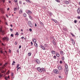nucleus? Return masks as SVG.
<instances>
[{
  "label": "nucleus",
  "mask_w": 80,
  "mask_h": 80,
  "mask_svg": "<svg viewBox=\"0 0 80 80\" xmlns=\"http://www.w3.org/2000/svg\"><path fill=\"white\" fill-rule=\"evenodd\" d=\"M15 35H18V32H17L15 34Z\"/></svg>",
  "instance_id": "ea45409f"
},
{
  "label": "nucleus",
  "mask_w": 80,
  "mask_h": 80,
  "mask_svg": "<svg viewBox=\"0 0 80 80\" xmlns=\"http://www.w3.org/2000/svg\"><path fill=\"white\" fill-rule=\"evenodd\" d=\"M8 63H5V64L3 66H2L1 67H0V71H1V70H2V69H3L5 67H6V65H7ZM2 65V63H0V67H1Z\"/></svg>",
  "instance_id": "f03ea898"
},
{
  "label": "nucleus",
  "mask_w": 80,
  "mask_h": 80,
  "mask_svg": "<svg viewBox=\"0 0 80 80\" xmlns=\"http://www.w3.org/2000/svg\"><path fill=\"white\" fill-rule=\"evenodd\" d=\"M21 47H22V46L20 45L19 46V48H21Z\"/></svg>",
  "instance_id": "6e6d98bb"
},
{
  "label": "nucleus",
  "mask_w": 80,
  "mask_h": 80,
  "mask_svg": "<svg viewBox=\"0 0 80 80\" xmlns=\"http://www.w3.org/2000/svg\"><path fill=\"white\" fill-rule=\"evenodd\" d=\"M58 69L60 71H62V70H63V68H62V66H59L58 67Z\"/></svg>",
  "instance_id": "1a4fd4ad"
},
{
  "label": "nucleus",
  "mask_w": 80,
  "mask_h": 80,
  "mask_svg": "<svg viewBox=\"0 0 80 80\" xmlns=\"http://www.w3.org/2000/svg\"><path fill=\"white\" fill-rule=\"evenodd\" d=\"M14 11L15 12H16V11H17V8H14Z\"/></svg>",
  "instance_id": "393cba45"
},
{
  "label": "nucleus",
  "mask_w": 80,
  "mask_h": 80,
  "mask_svg": "<svg viewBox=\"0 0 80 80\" xmlns=\"http://www.w3.org/2000/svg\"><path fill=\"white\" fill-rule=\"evenodd\" d=\"M31 46H32V45H33V42H31Z\"/></svg>",
  "instance_id": "c03bdc74"
},
{
  "label": "nucleus",
  "mask_w": 80,
  "mask_h": 80,
  "mask_svg": "<svg viewBox=\"0 0 80 80\" xmlns=\"http://www.w3.org/2000/svg\"><path fill=\"white\" fill-rule=\"evenodd\" d=\"M53 71L54 73L58 74L59 73V71H58V70L57 69H54Z\"/></svg>",
  "instance_id": "0eeeda50"
},
{
  "label": "nucleus",
  "mask_w": 80,
  "mask_h": 80,
  "mask_svg": "<svg viewBox=\"0 0 80 80\" xmlns=\"http://www.w3.org/2000/svg\"><path fill=\"white\" fill-rule=\"evenodd\" d=\"M40 24L41 25H43V24L42 22H40Z\"/></svg>",
  "instance_id": "e433bc0d"
},
{
  "label": "nucleus",
  "mask_w": 80,
  "mask_h": 80,
  "mask_svg": "<svg viewBox=\"0 0 80 80\" xmlns=\"http://www.w3.org/2000/svg\"><path fill=\"white\" fill-rule=\"evenodd\" d=\"M55 1L58 3H60V0H55Z\"/></svg>",
  "instance_id": "4be33fe9"
},
{
  "label": "nucleus",
  "mask_w": 80,
  "mask_h": 80,
  "mask_svg": "<svg viewBox=\"0 0 80 80\" xmlns=\"http://www.w3.org/2000/svg\"><path fill=\"white\" fill-rule=\"evenodd\" d=\"M29 17L30 18V19H31V20H32V17H31V16H29Z\"/></svg>",
  "instance_id": "c756f323"
},
{
  "label": "nucleus",
  "mask_w": 80,
  "mask_h": 80,
  "mask_svg": "<svg viewBox=\"0 0 80 80\" xmlns=\"http://www.w3.org/2000/svg\"><path fill=\"white\" fill-rule=\"evenodd\" d=\"M10 31H11V32H12V31H13V29H12V28H11V29H10Z\"/></svg>",
  "instance_id": "13d9d810"
},
{
  "label": "nucleus",
  "mask_w": 80,
  "mask_h": 80,
  "mask_svg": "<svg viewBox=\"0 0 80 80\" xmlns=\"http://www.w3.org/2000/svg\"><path fill=\"white\" fill-rule=\"evenodd\" d=\"M44 45V47H47V44H45Z\"/></svg>",
  "instance_id": "c9c22d12"
},
{
  "label": "nucleus",
  "mask_w": 80,
  "mask_h": 80,
  "mask_svg": "<svg viewBox=\"0 0 80 80\" xmlns=\"http://www.w3.org/2000/svg\"><path fill=\"white\" fill-rule=\"evenodd\" d=\"M22 1H19V3L20 4H22Z\"/></svg>",
  "instance_id": "de8ad7c7"
},
{
  "label": "nucleus",
  "mask_w": 80,
  "mask_h": 80,
  "mask_svg": "<svg viewBox=\"0 0 80 80\" xmlns=\"http://www.w3.org/2000/svg\"><path fill=\"white\" fill-rule=\"evenodd\" d=\"M1 72L2 73H5V72H6V69H5L4 71L3 70H1Z\"/></svg>",
  "instance_id": "dca6fc26"
},
{
  "label": "nucleus",
  "mask_w": 80,
  "mask_h": 80,
  "mask_svg": "<svg viewBox=\"0 0 80 80\" xmlns=\"http://www.w3.org/2000/svg\"><path fill=\"white\" fill-rule=\"evenodd\" d=\"M51 53L53 54H55V53H56V52H55L53 50L51 51Z\"/></svg>",
  "instance_id": "2eb2a0df"
},
{
  "label": "nucleus",
  "mask_w": 80,
  "mask_h": 80,
  "mask_svg": "<svg viewBox=\"0 0 80 80\" xmlns=\"http://www.w3.org/2000/svg\"><path fill=\"white\" fill-rule=\"evenodd\" d=\"M23 16L24 17H27V14H26V13H24L23 14Z\"/></svg>",
  "instance_id": "5701e85b"
},
{
  "label": "nucleus",
  "mask_w": 80,
  "mask_h": 80,
  "mask_svg": "<svg viewBox=\"0 0 80 80\" xmlns=\"http://www.w3.org/2000/svg\"><path fill=\"white\" fill-rule=\"evenodd\" d=\"M3 76V74L2 73H0V77H2Z\"/></svg>",
  "instance_id": "f704fd0d"
},
{
  "label": "nucleus",
  "mask_w": 80,
  "mask_h": 80,
  "mask_svg": "<svg viewBox=\"0 0 80 80\" xmlns=\"http://www.w3.org/2000/svg\"><path fill=\"white\" fill-rule=\"evenodd\" d=\"M19 13L20 14L22 13H23V11L22 9H21Z\"/></svg>",
  "instance_id": "aec40b11"
},
{
  "label": "nucleus",
  "mask_w": 80,
  "mask_h": 80,
  "mask_svg": "<svg viewBox=\"0 0 80 80\" xmlns=\"http://www.w3.org/2000/svg\"><path fill=\"white\" fill-rule=\"evenodd\" d=\"M15 65V64H14V63H12V65Z\"/></svg>",
  "instance_id": "338daca9"
},
{
  "label": "nucleus",
  "mask_w": 80,
  "mask_h": 80,
  "mask_svg": "<svg viewBox=\"0 0 80 80\" xmlns=\"http://www.w3.org/2000/svg\"><path fill=\"white\" fill-rule=\"evenodd\" d=\"M17 53H19V50H17Z\"/></svg>",
  "instance_id": "603ef678"
},
{
  "label": "nucleus",
  "mask_w": 80,
  "mask_h": 80,
  "mask_svg": "<svg viewBox=\"0 0 80 80\" xmlns=\"http://www.w3.org/2000/svg\"><path fill=\"white\" fill-rule=\"evenodd\" d=\"M53 58H54L55 59H56V58H57V57H56V56H53Z\"/></svg>",
  "instance_id": "a19ab883"
},
{
  "label": "nucleus",
  "mask_w": 80,
  "mask_h": 80,
  "mask_svg": "<svg viewBox=\"0 0 80 80\" xmlns=\"http://www.w3.org/2000/svg\"><path fill=\"white\" fill-rule=\"evenodd\" d=\"M21 38H22V39H23V38H24V37H21Z\"/></svg>",
  "instance_id": "e2e57ef3"
},
{
  "label": "nucleus",
  "mask_w": 80,
  "mask_h": 80,
  "mask_svg": "<svg viewBox=\"0 0 80 80\" xmlns=\"http://www.w3.org/2000/svg\"><path fill=\"white\" fill-rule=\"evenodd\" d=\"M26 13H27L28 14V15H31V14H32V11H31L30 10H26Z\"/></svg>",
  "instance_id": "20e7f679"
},
{
  "label": "nucleus",
  "mask_w": 80,
  "mask_h": 80,
  "mask_svg": "<svg viewBox=\"0 0 80 80\" xmlns=\"http://www.w3.org/2000/svg\"><path fill=\"white\" fill-rule=\"evenodd\" d=\"M65 3L66 4H68V3H69V2L67 1H66Z\"/></svg>",
  "instance_id": "cd10ccee"
},
{
  "label": "nucleus",
  "mask_w": 80,
  "mask_h": 80,
  "mask_svg": "<svg viewBox=\"0 0 80 80\" xmlns=\"http://www.w3.org/2000/svg\"><path fill=\"white\" fill-rule=\"evenodd\" d=\"M32 41L33 42H34V43H35V42H36V39H35V38H33L32 39Z\"/></svg>",
  "instance_id": "f3484780"
},
{
  "label": "nucleus",
  "mask_w": 80,
  "mask_h": 80,
  "mask_svg": "<svg viewBox=\"0 0 80 80\" xmlns=\"http://www.w3.org/2000/svg\"><path fill=\"white\" fill-rule=\"evenodd\" d=\"M34 45L35 47H38V44H37V43H34Z\"/></svg>",
  "instance_id": "a211bd4d"
},
{
  "label": "nucleus",
  "mask_w": 80,
  "mask_h": 80,
  "mask_svg": "<svg viewBox=\"0 0 80 80\" xmlns=\"http://www.w3.org/2000/svg\"><path fill=\"white\" fill-rule=\"evenodd\" d=\"M65 59V58H64V56H62V60H64Z\"/></svg>",
  "instance_id": "b1692460"
},
{
  "label": "nucleus",
  "mask_w": 80,
  "mask_h": 80,
  "mask_svg": "<svg viewBox=\"0 0 80 80\" xmlns=\"http://www.w3.org/2000/svg\"><path fill=\"white\" fill-rule=\"evenodd\" d=\"M6 17H7V18H8V16L7 15H6Z\"/></svg>",
  "instance_id": "774afa93"
},
{
  "label": "nucleus",
  "mask_w": 80,
  "mask_h": 80,
  "mask_svg": "<svg viewBox=\"0 0 80 80\" xmlns=\"http://www.w3.org/2000/svg\"><path fill=\"white\" fill-rule=\"evenodd\" d=\"M2 1L3 3H4L5 1V0H2Z\"/></svg>",
  "instance_id": "bf43d9fd"
},
{
  "label": "nucleus",
  "mask_w": 80,
  "mask_h": 80,
  "mask_svg": "<svg viewBox=\"0 0 80 80\" xmlns=\"http://www.w3.org/2000/svg\"><path fill=\"white\" fill-rule=\"evenodd\" d=\"M14 2L17 3V2H18V1L17 0H14Z\"/></svg>",
  "instance_id": "37998d69"
},
{
  "label": "nucleus",
  "mask_w": 80,
  "mask_h": 80,
  "mask_svg": "<svg viewBox=\"0 0 80 80\" xmlns=\"http://www.w3.org/2000/svg\"><path fill=\"white\" fill-rule=\"evenodd\" d=\"M0 33H2V35H5V31L2 30V27L0 28Z\"/></svg>",
  "instance_id": "7ed1b4c3"
},
{
  "label": "nucleus",
  "mask_w": 80,
  "mask_h": 80,
  "mask_svg": "<svg viewBox=\"0 0 80 80\" xmlns=\"http://www.w3.org/2000/svg\"><path fill=\"white\" fill-rule=\"evenodd\" d=\"M45 71V69L44 68H42V71Z\"/></svg>",
  "instance_id": "4c0bfd02"
},
{
  "label": "nucleus",
  "mask_w": 80,
  "mask_h": 80,
  "mask_svg": "<svg viewBox=\"0 0 80 80\" xmlns=\"http://www.w3.org/2000/svg\"><path fill=\"white\" fill-rule=\"evenodd\" d=\"M15 45H17V42H15Z\"/></svg>",
  "instance_id": "5fc2aeb1"
},
{
  "label": "nucleus",
  "mask_w": 80,
  "mask_h": 80,
  "mask_svg": "<svg viewBox=\"0 0 80 80\" xmlns=\"http://www.w3.org/2000/svg\"><path fill=\"white\" fill-rule=\"evenodd\" d=\"M9 10H10V8H8L7 9V10L8 11Z\"/></svg>",
  "instance_id": "680f3d73"
},
{
  "label": "nucleus",
  "mask_w": 80,
  "mask_h": 80,
  "mask_svg": "<svg viewBox=\"0 0 80 80\" xmlns=\"http://www.w3.org/2000/svg\"><path fill=\"white\" fill-rule=\"evenodd\" d=\"M31 55H32V53H31V52H29L28 53V56H30Z\"/></svg>",
  "instance_id": "bb28decb"
},
{
  "label": "nucleus",
  "mask_w": 80,
  "mask_h": 80,
  "mask_svg": "<svg viewBox=\"0 0 80 80\" xmlns=\"http://www.w3.org/2000/svg\"><path fill=\"white\" fill-rule=\"evenodd\" d=\"M28 24L29 26H30V27H33V24H32V22H31V21H28Z\"/></svg>",
  "instance_id": "39448f33"
},
{
  "label": "nucleus",
  "mask_w": 80,
  "mask_h": 80,
  "mask_svg": "<svg viewBox=\"0 0 80 80\" xmlns=\"http://www.w3.org/2000/svg\"><path fill=\"white\" fill-rule=\"evenodd\" d=\"M58 77L59 78H60L61 79H62V77H61L60 76H59Z\"/></svg>",
  "instance_id": "7c9ffc66"
},
{
  "label": "nucleus",
  "mask_w": 80,
  "mask_h": 80,
  "mask_svg": "<svg viewBox=\"0 0 80 80\" xmlns=\"http://www.w3.org/2000/svg\"><path fill=\"white\" fill-rule=\"evenodd\" d=\"M60 63H61V64H62V61H60Z\"/></svg>",
  "instance_id": "3c124183"
},
{
  "label": "nucleus",
  "mask_w": 80,
  "mask_h": 80,
  "mask_svg": "<svg viewBox=\"0 0 80 80\" xmlns=\"http://www.w3.org/2000/svg\"><path fill=\"white\" fill-rule=\"evenodd\" d=\"M39 72H42V68H37Z\"/></svg>",
  "instance_id": "6e6552de"
},
{
  "label": "nucleus",
  "mask_w": 80,
  "mask_h": 80,
  "mask_svg": "<svg viewBox=\"0 0 80 80\" xmlns=\"http://www.w3.org/2000/svg\"><path fill=\"white\" fill-rule=\"evenodd\" d=\"M26 1L27 2H28V3H31V1L30 0H26Z\"/></svg>",
  "instance_id": "6ab92c4d"
},
{
  "label": "nucleus",
  "mask_w": 80,
  "mask_h": 80,
  "mask_svg": "<svg viewBox=\"0 0 80 80\" xmlns=\"http://www.w3.org/2000/svg\"><path fill=\"white\" fill-rule=\"evenodd\" d=\"M11 76H12V77L13 76V73H12V74H11Z\"/></svg>",
  "instance_id": "052dcab7"
},
{
  "label": "nucleus",
  "mask_w": 80,
  "mask_h": 80,
  "mask_svg": "<svg viewBox=\"0 0 80 80\" xmlns=\"http://www.w3.org/2000/svg\"><path fill=\"white\" fill-rule=\"evenodd\" d=\"M0 52L1 53H3V50H1L0 51Z\"/></svg>",
  "instance_id": "473e14b6"
},
{
  "label": "nucleus",
  "mask_w": 80,
  "mask_h": 80,
  "mask_svg": "<svg viewBox=\"0 0 80 80\" xmlns=\"http://www.w3.org/2000/svg\"><path fill=\"white\" fill-rule=\"evenodd\" d=\"M71 40L72 42H73V41H74V40H73V39H71Z\"/></svg>",
  "instance_id": "4d7b16f0"
},
{
  "label": "nucleus",
  "mask_w": 80,
  "mask_h": 80,
  "mask_svg": "<svg viewBox=\"0 0 80 80\" xmlns=\"http://www.w3.org/2000/svg\"><path fill=\"white\" fill-rule=\"evenodd\" d=\"M19 66H20V65H19V64H18V65H17L16 68H18Z\"/></svg>",
  "instance_id": "72a5a7b5"
},
{
  "label": "nucleus",
  "mask_w": 80,
  "mask_h": 80,
  "mask_svg": "<svg viewBox=\"0 0 80 80\" xmlns=\"http://www.w3.org/2000/svg\"><path fill=\"white\" fill-rule=\"evenodd\" d=\"M65 68L64 69V71L65 75H68V65L67 64H65Z\"/></svg>",
  "instance_id": "f257e3e1"
},
{
  "label": "nucleus",
  "mask_w": 80,
  "mask_h": 80,
  "mask_svg": "<svg viewBox=\"0 0 80 80\" xmlns=\"http://www.w3.org/2000/svg\"><path fill=\"white\" fill-rule=\"evenodd\" d=\"M70 33L72 35V37H75V35H73V34L72 33L70 32Z\"/></svg>",
  "instance_id": "c85d7f7f"
},
{
  "label": "nucleus",
  "mask_w": 80,
  "mask_h": 80,
  "mask_svg": "<svg viewBox=\"0 0 80 80\" xmlns=\"http://www.w3.org/2000/svg\"><path fill=\"white\" fill-rule=\"evenodd\" d=\"M78 19H80V16H78Z\"/></svg>",
  "instance_id": "864d4df0"
},
{
  "label": "nucleus",
  "mask_w": 80,
  "mask_h": 80,
  "mask_svg": "<svg viewBox=\"0 0 80 80\" xmlns=\"http://www.w3.org/2000/svg\"><path fill=\"white\" fill-rule=\"evenodd\" d=\"M60 54H61V55H62L63 53V51L62 50H61L60 51Z\"/></svg>",
  "instance_id": "412c9836"
},
{
  "label": "nucleus",
  "mask_w": 80,
  "mask_h": 80,
  "mask_svg": "<svg viewBox=\"0 0 80 80\" xmlns=\"http://www.w3.org/2000/svg\"><path fill=\"white\" fill-rule=\"evenodd\" d=\"M2 40H7V41H8L9 39L8 38L6 37L2 38Z\"/></svg>",
  "instance_id": "423d86ee"
},
{
  "label": "nucleus",
  "mask_w": 80,
  "mask_h": 80,
  "mask_svg": "<svg viewBox=\"0 0 80 80\" xmlns=\"http://www.w3.org/2000/svg\"><path fill=\"white\" fill-rule=\"evenodd\" d=\"M63 30H64V31H67V28H64L63 29Z\"/></svg>",
  "instance_id": "a878e982"
},
{
  "label": "nucleus",
  "mask_w": 80,
  "mask_h": 80,
  "mask_svg": "<svg viewBox=\"0 0 80 80\" xmlns=\"http://www.w3.org/2000/svg\"><path fill=\"white\" fill-rule=\"evenodd\" d=\"M18 68V69H17V71H18V70H19V69H21V68H20V67H19V68Z\"/></svg>",
  "instance_id": "58836bf2"
},
{
  "label": "nucleus",
  "mask_w": 80,
  "mask_h": 80,
  "mask_svg": "<svg viewBox=\"0 0 80 80\" xmlns=\"http://www.w3.org/2000/svg\"><path fill=\"white\" fill-rule=\"evenodd\" d=\"M11 37H13V34H11Z\"/></svg>",
  "instance_id": "79ce46f5"
},
{
  "label": "nucleus",
  "mask_w": 80,
  "mask_h": 80,
  "mask_svg": "<svg viewBox=\"0 0 80 80\" xmlns=\"http://www.w3.org/2000/svg\"><path fill=\"white\" fill-rule=\"evenodd\" d=\"M56 55L57 57H60V54H59V53L58 52L56 53Z\"/></svg>",
  "instance_id": "4468645a"
},
{
  "label": "nucleus",
  "mask_w": 80,
  "mask_h": 80,
  "mask_svg": "<svg viewBox=\"0 0 80 80\" xmlns=\"http://www.w3.org/2000/svg\"><path fill=\"white\" fill-rule=\"evenodd\" d=\"M36 62H37V63H38V64H39V63H40V61H39V60H38V59H36Z\"/></svg>",
  "instance_id": "9b49d317"
},
{
  "label": "nucleus",
  "mask_w": 80,
  "mask_h": 80,
  "mask_svg": "<svg viewBox=\"0 0 80 80\" xmlns=\"http://www.w3.org/2000/svg\"><path fill=\"white\" fill-rule=\"evenodd\" d=\"M77 12L78 13V14H80V8H78V9L77 10Z\"/></svg>",
  "instance_id": "9d476101"
},
{
  "label": "nucleus",
  "mask_w": 80,
  "mask_h": 80,
  "mask_svg": "<svg viewBox=\"0 0 80 80\" xmlns=\"http://www.w3.org/2000/svg\"><path fill=\"white\" fill-rule=\"evenodd\" d=\"M13 63H15V62L14 61H13Z\"/></svg>",
  "instance_id": "69168bd1"
},
{
  "label": "nucleus",
  "mask_w": 80,
  "mask_h": 80,
  "mask_svg": "<svg viewBox=\"0 0 80 80\" xmlns=\"http://www.w3.org/2000/svg\"><path fill=\"white\" fill-rule=\"evenodd\" d=\"M2 45L3 46V45H4V44H3V43H2Z\"/></svg>",
  "instance_id": "0e129e2a"
},
{
  "label": "nucleus",
  "mask_w": 80,
  "mask_h": 80,
  "mask_svg": "<svg viewBox=\"0 0 80 80\" xmlns=\"http://www.w3.org/2000/svg\"><path fill=\"white\" fill-rule=\"evenodd\" d=\"M72 44H73V45H74V44L75 43V41H72Z\"/></svg>",
  "instance_id": "2f4dec72"
},
{
  "label": "nucleus",
  "mask_w": 80,
  "mask_h": 80,
  "mask_svg": "<svg viewBox=\"0 0 80 80\" xmlns=\"http://www.w3.org/2000/svg\"><path fill=\"white\" fill-rule=\"evenodd\" d=\"M52 20L54 21L55 22H57V21L54 19H53Z\"/></svg>",
  "instance_id": "09e8293b"
},
{
  "label": "nucleus",
  "mask_w": 80,
  "mask_h": 80,
  "mask_svg": "<svg viewBox=\"0 0 80 80\" xmlns=\"http://www.w3.org/2000/svg\"><path fill=\"white\" fill-rule=\"evenodd\" d=\"M74 22L75 23H77V20H75L74 21Z\"/></svg>",
  "instance_id": "8fccbe9b"
},
{
  "label": "nucleus",
  "mask_w": 80,
  "mask_h": 80,
  "mask_svg": "<svg viewBox=\"0 0 80 80\" xmlns=\"http://www.w3.org/2000/svg\"><path fill=\"white\" fill-rule=\"evenodd\" d=\"M29 30L30 31L32 32V29L31 28H30Z\"/></svg>",
  "instance_id": "49530a36"
},
{
  "label": "nucleus",
  "mask_w": 80,
  "mask_h": 80,
  "mask_svg": "<svg viewBox=\"0 0 80 80\" xmlns=\"http://www.w3.org/2000/svg\"><path fill=\"white\" fill-rule=\"evenodd\" d=\"M40 47H41L43 50H45V47H44V46H43V45H40Z\"/></svg>",
  "instance_id": "ddd939ff"
},
{
  "label": "nucleus",
  "mask_w": 80,
  "mask_h": 80,
  "mask_svg": "<svg viewBox=\"0 0 80 80\" xmlns=\"http://www.w3.org/2000/svg\"><path fill=\"white\" fill-rule=\"evenodd\" d=\"M0 11H1L2 13H4V11H3V9L0 8Z\"/></svg>",
  "instance_id": "f8f14e48"
},
{
  "label": "nucleus",
  "mask_w": 80,
  "mask_h": 80,
  "mask_svg": "<svg viewBox=\"0 0 80 80\" xmlns=\"http://www.w3.org/2000/svg\"><path fill=\"white\" fill-rule=\"evenodd\" d=\"M5 80H8V78L7 77H6L5 78Z\"/></svg>",
  "instance_id": "a18cd8bd"
}]
</instances>
